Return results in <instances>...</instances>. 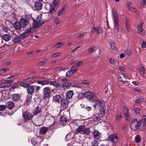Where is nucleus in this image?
I'll list each match as a JSON object with an SVG mask.
<instances>
[{
	"label": "nucleus",
	"mask_w": 146,
	"mask_h": 146,
	"mask_svg": "<svg viewBox=\"0 0 146 146\" xmlns=\"http://www.w3.org/2000/svg\"><path fill=\"white\" fill-rule=\"evenodd\" d=\"M41 110L40 108H39L38 107H37L34 109L33 113L34 114H37L40 112L41 111Z\"/></svg>",
	"instance_id": "nucleus-35"
},
{
	"label": "nucleus",
	"mask_w": 146,
	"mask_h": 146,
	"mask_svg": "<svg viewBox=\"0 0 146 146\" xmlns=\"http://www.w3.org/2000/svg\"><path fill=\"white\" fill-rule=\"evenodd\" d=\"M101 114H95L93 117V121H99L100 119H101Z\"/></svg>",
	"instance_id": "nucleus-25"
},
{
	"label": "nucleus",
	"mask_w": 146,
	"mask_h": 146,
	"mask_svg": "<svg viewBox=\"0 0 146 146\" xmlns=\"http://www.w3.org/2000/svg\"><path fill=\"white\" fill-rule=\"evenodd\" d=\"M144 99L143 98H139L135 100L136 103H139L144 101Z\"/></svg>",
	"instance_id": "nucleus-49"
},
{
	"label": "nucleus",
	"mask_w": 146,
	"mask_h": 146,
	"mask_svg": "<svg viewBox=\"0 0 146 146\" xmlns=\"http://www.w3.org/2000/svg\"><path fill=\"white\" fill-rule=\"evenodd\" d=\"M141 125V130H143L145 128V125H146V115H144L142 117V120H139Z\"/></svg>",
	"instance_id": "nucleus-11"
},
{
	"label": "nucleus",
	"mask_w": 146,
	"mask_h": 146,
	"mask_svg": "<svg viewBox=\"0 0 146 146\" xmlns=\"http://www.w3.org/2000/svg\"><path fill=\"white\" fill-rule=\"evenodd\" d=\"M20 95L18 94H15L12 95V99L14 101H16L19 100L20 99Z\"/></svg>",
	"instance_id": "nucleus-33"
},
{
	"label": "nucleus",
	"mask_w": 146,
	"mask_h": 146,
	"mask_svg": "<svg viewBox=\"0 0 146 146\" xmlns=\"http://www.w3.org/2000/svg\"><path fill=\"white\" fill-rule=\"evenodd\" d=\"M112 14L113 22H118V15L115 9H113Z\"/></svg>",
	"instance_id": "nucleus-16"
},
{
	"label": "nucleus",
	"mask_w": 146,
	"mask_h": 146,
	"mask_svg": "<svg viewBox=\"0 0 146 146\" xmlns=\"http://www.w3.org/2000/svg\"><path fill=\"white\" fill-rule=\"evenodd\" d=\"M3 30L6 33H8L10 29L7 27L3 26Z\"/></svg>",
	"instance_id": "nucleus-58"
},
{
	"label": "nucleus",
	"mask_w": 146,
	"mask_h": 146,
	"mask_svg": "<svg viewBox=\"0 0 146 146\" xmlns=\"http://www.w3.org/2000/svg\"><path fill=\"white\" fill-rule=\"evenodd\" d=\"M31 18L30 15H26L24 17L21 19L19 22L23 27H25L30 23L31 21Z\"/></svg>",
	"instance_id": "nucleus-2"
},
{
	"label": "nucleus",
	"mask_w": 146,
	"mask_h": 146,
	"mask_svg": "<svg viewBox=\"0 0 146 146\" xmlns=\"http://www.w3.org/2000/svg\"><path fill=\"white\" fill-rule=\"evenodd\" d=\"M76 132L84 133L88 135H89L90 132V129L89 128H86L84 125H81L79 126L76 129Z\"/></svg>",
	"instance_id": "nucleus-3"
},
{
	"label": "nucleus",
	"mask_w": 146,
	"mask_h": 146,
	"mask_svg": "<svg viewBox=\"0 0 146 146\" xmlns=\"http://www.w3.org/2000/svg\"><path fill=\"white\" fill-rule=\"evenodd\" d=\"M9 70L8 69H6L4 68H2L0 70V74H3L5 71H8Z\"/></svg>",
	"instance_id": "nucleus-56"
},
{
	"label": "nucleus",
	"mask_w": 146,
	"mask_h": 146,
	"mask_svg": "<svg viewBox=\"0 0 146 146\" xmlns=\"http://www.w3.org/2000/svg\"><path fill=\"white\" fill-rule=\"evenodd\" d=\"M91 101L94 102L96 104H97L98 106H100L102 104V102L98 100H95L94 99H91Z\"/></svg>",
	"instance_id": "nucleus-40"
},
{
	"label": "nucleus",
	"mask_w": 146,
	"mask_h": 146,
	"mask_svg": "<svg viewBox=\"0 0 146 146\" xmlns=\"http://www.w3.org/2000/svg\"><path fill=\"white\" fill-rule=\"evenodd\" d=\"M22 115L24 119L27 120H30L33 116L32 113L27 111L23 112Z\"/></svg>",
	"instance_id": "nucleus-10"
},
{
	"label": "nucleus",
	"mask_w": 146,
	"mask_h": 146,
	"mask_svg": "<svg viewBox=\"0 0 146 146\" xmlns=\"http://www.w3.org/2000/svg\"><path fill=\"white\" fill-rule=\"evenodd\" d=\"M129 9L130 11H133V12H136V9L134 7H129Z\"/></svg>",
	"instance_id": "nucleus-64"
},
{
	"label": "nucleus",
	"mask_w": 146,
	"mask_h": 146,
	"mask_svg": "<svg viewBox=\"0 0 146 146\" xmlns=\"http://www.w3.org/2000/svg\"><path fill=\"white\" fill-rule=\"evenodd\" d=\"M140 122L139 121H138L137 119H134L132 120L130 124L131 128L134 131L136 130L138 127H139L140 129L141 130V125L139 124Z\"/></svg>",
	"instance_id": "nucleus-5"
},
{
	"label": "nucleus",
	"mask_w": 146,
	"mask_h": 146,
	"mask_svg": "<svg viewBox=\"0 0 146 146\" xmlns=\"http://www.w3.org/2000/svg\"><path fill=\"white\" fill-rule=\"evenodd\" d=\"M116 119L119 120L121 119V114H119L115 117Z\"/></svg>",
	"instance_id": "nucleus-62"
},
{
	"label": "nucleus",
	"mask_w": 146,
	"mask_h": 146,
	"mask_svg": "<svg viewBox=\"0 0 146 146\" xmlns=\"http://www.w3.org/2000/svg\"><path fill=\"white\" fill-rule=\"evenodd\" d=\"M60 122L63 123L66 125V124L68 123L69 120L64 116H61L60 117Z\"/></svg>",
	"instance_id": "nucleus-21"
},
{
	"label": "nucleus",
	"mask_w": 146,
	"mask_h": 146,
	"mask_svg": "<svg viewBox=\"0 0 146 146\" xmlns=\"http://www.w3.org/2000/svg\"><path fill=\"white\" fill-rule=\"evenodd\" d=\"M29 84L24 83L23 82H21L20 83V86L24 87L25 88H27L28 87V86L29 85Z\"/></svg>",
	"instance_id": "nucleus-45"
},
{
	"label": "nucleus",
	"mask_w": 146,
	"mask_h": 146,
	"mask_svg": "<svg viewBox=\"0 0 146 146\" xmlns=\"http://www.w3.org/2000/svg\"><path fill=\"white\" fill-rule=\"evenodd\" d=\"M73 138V135H72L71 133L68 134L66 137V139L68 141H70Z\"/></svg>",
	"instance_id": "nucleus-44"
},
{
	"label": "nucleus",
	"mask_w": 146,
	"mask_h": 146,
	"mask_svg": "<svg viewBox=\"0 0 146 146\" xmlns=\"http://www.w3.org/2000/svg\"><path fill=\"white\" fill-rule=\"evenodd\" d=\"M11 38L10 35L8 34H6L3 35L2 36L3 39L5 41H8Z\"/></svg>",
	"instance_id": "nucleus-29"
},
{
	"label": "nucleus",
	"mask_w": 146,
	"mask_h": 146,
	"mask_svg": "<svg viewBox=\"0 0 146 146\" xmlns=\"http://www.w3.org/2000/svg\"><path fill=\"white\" fill-rule=\"evenodd\" d=\"M137 30L139 33L143 36L145 35V31L143 29L142 27L141 26H138Z\"/></svg>",
	"instance_id": "nucleus-24"
},
{
	"label": "nucleus",
	"mask_w": 146,
	"mask_h": 146,
	"mask_svg": "<svg viewBox=\"0 0 146 146\" xmlns=\"http://www.w3.org/2000/svg\"><path fill=\"white\" fill-rule=\"evenodd\" d=\"M93 134L94 138L96 139H100L102 137L101 133L96 130L93 131Z\"/></svg>",
	"instance_id": "nucleus-15"
},
{
	"label": "nucleus",
	"mask_w": 146,
	"mask_h": 146,
	"mask_svg": "<svg viewBox=\"0 0 146 146\" xmlns=\"http://www.w3.org/2000/svg\"><path fill=\"white\" fill-rule=\"evenodd\" d=\"M119 62H117V64H116L114 67V69L116 70L118 69L121 71H124L125 70L124 67L122 66H118V63Z\"/></svg>",
	"instance_id": "nucleus-26"
},
{
	"label": "nucleus",
	"mask_w": 146,
	"mask_h": 146,
	"mask_svg": "<svg viewBox=\"0 0 146 146\" xmlns=\"http://www.w3.org/2000/svg\"><path fill=\"white\" fill-rule=\"evenodd\" d=\"M43 139L37 136H35L32 138L31 142L35 146H39L40 143L43 141Z\"/></svg>",
	"instance_id": "nucleus-4"
},
{
	"label": "nucleus",
	"mask_w": 146,
	"mask_h": 146,
	"mask_svg": "<svg viewBox=\"0 0 146 146\" xmlns=\"http://www.w3.org/2000/svg\"><path fill=\"white\" fill-rule=\"evenodd\" d=\"M59 0H53L52 5L50 4L46 3L45 4L44 8L47 13H52L55 11V7L59 4Z\"/></svg>",
	"instance_id": "nucleus-1"
},
{
	"label": "nucleus",
	"mask_w": 146,
	"mask_h": 146,
	"mask_svg": "<svg viewBox=\"0 0 146 146\" xmlns=\"http://www.w3.org/2000/svg\"><path fill=\"white\" fill-rule=\"evenodd\" d=\"M77 67L76 65H74V66H72L71 69L70 70L74 74L76 73L77 70Z\"/></svg>",
	"instance_id": "nucleus-41"
},
{
	"label": "nucleus",
	"mask_w": 146,
	"mask_h": 146,
	"mask_svg": "<svg viewBox=\"0 0 146 146\" xmlns=\"http://www.w3.org/2000/svg\"><path fill=\"white\" fill-rule=\"evenodd\" d=\"M73 95V92L72 90H69L66 93V98L70 99L72 97Z\"/></svg>",
	"instance_id": "nucleus-34"
},
{
	"label": "nucleus",
	"mask_w": 146,
	"mask_h": 146,
	"mask_svg": "<svg viewBox=\"0 0 146 146\" xmlns=\"http://www.w3.org/2000/svg\"><path fill=\"white\" fill-rule=\"evenodd\" d=\"M53 19L54 23L56 25H58L60 23V20L57 17H54Z\"/></svg>",
	"instance_id": "nucleus-37"
},
{
	"label": "nucleus",
	"mask_w": 146,
	"mask_h": 146,
	"mask_svg": "<svg viewBox=\"0 0 146 146\" xmlns=\"http://www.w3.org/2000/svg\"><path fill=\"white\" fill-rule=\"evenodd\" d=\"M73 73L70 70H68L66 73V76L68 77H70L72 76Z\"/></svg>",
	"instance_id": "nucleus-48"
},
{
	"label": "nucleus",
	"mask_w": 146,
	"mask_h": 146,
	"mask_svg": "<svg viewBox=\"0 0 146 146\" xmlns=\"http://www.w3.org/2000/svg\"><path fill=\"white\" fill-rule=\"evenodd\" d=\"M95 30H96V33L100 34L102 32V29L100 27H95Z\"/></svg>",
	"instance_id": "nucleus-43"
},
{
	"label": "nucleus",
	"mask_w": 146,
	"mask_h": 146,
	"mask_svg": "<svg viewBox=\"0 0 146 146\" xmlns=\"http://www.w3.org/2000/svg\"><path fill=\"white\" fill-rule=\"evenodd\" d=\"M51 92L48 87H45L43 89V98L49 97L50 96Z\"/></svg>",
	"instance_id": "nucleus-8"
},
{
	"label": "nucleus",
	"mask_w": 146,
	"mask_h": 146,
	"mask_svg": "<svg viewBox=\"0 0 146 146\" xmlns=\"http://www.w3.org/2000/svg\"><path fill=\"white\" fill-rule=\"evenodd\" d=\"M82 83L83 84H90V82L86 80H83L82 81Z\"/></svg>",
	"instance_id": "nucleus-59"
},
{
	"label": "nucleus",
	"mask_w": 146,
	"mask_h": 146,
	"mask_svg": "<svg viewBox=\"0 0 146 146\" xmlns=\"http://www.w3.org/2000/svg\"><path fill=\"white\" fill-rule=\"evenodd\" d=\"M117 136L115 134H113L109 136L107 140L113 143L114 142V140H117Z\"/></svg>",
	"instance_id": "nucleus-12"
},
{
	"label": "nucleus",
	"mask_w": 146,
	"mask_h": 146,
	"mask_svg": "<svg viewBox=\"0 0 146 146\" xmlns=\"http://www.w3.org/2000/svg\"><path fill=\"white\" fill-rule=\"evenodd\" d=\"M84 97H85V93L81 92L78 93L77 97L78 98L80 99Z\"/></svg>",
	"instance_id": "nucleus-47"
},
{
	"label": "nucleus",
	"mask_w": 146,
	"mask_h": 146,
	"mask_svg": "<svg viewBox=\"0 0 146 146\" xmlns=\"http://www.w3.org/2000/svg\"><path fill=\"white\" fill-rule=\"evenodd\" d=\"M131 52V51L130 50H128L125 51L124 52L125 55H127L128 56H129Z\"/></svg>",
	"instance_id": "nucleus-52"
},
{
	"label": "nucleus",
	"mask_w": 146,
	"mask_h": 146,
	"mask_svg": "<svg viewBox=\"0 0 146 146\" xmlns=\"http://www.w3.org/2000/svg\"><path fill=\"white\" fill-rule=\"evenodd\" d=\"M27 88V90L28 94H32L33 93L35 90L34 86H30L29 84Z\"/></svg>",
	"instance_id": "nucleus-22"
},
{
	"label": "nucleus",
	"mask_w": 146,
	"mask_h": 146,
	"mask_svg": "<svg viewBox=\"0 0 146 146\" xmlns=\"http://www.w3.org/2000/svg\"><path fill=\"white\" fill-rule=\"evenodd\" d=\"M85 97L88 98L91 101V99H94V96L91 92L88 91L85 92Z\"/></svg>",
	"instance_id": "nucleus-17"
},
{
	"label": "nucleus",
	"mask_w": 146,
	"mask_h": 146,
	"mask_svg": "<svg viewBox=\"0 0 146 146\" xmlns=\"http://www.w3.org/2000/svg\"><path fill=\"white\" fill-rule=\"evenodd\" d=\"M118 22H113L114 23V31L115 33H117L119 31V26L118 25Z\"/></svg>",
	"instance_id": "nucleus-27"
},
{
	"label": "nucleus",
	"mask_w": 146,
	"mask_h": 146,
	"mask_svg": "<svg viewBox=\"0 0 146 146\" xmlns=\"http://www.w3.org/2000/svg\"><path fill=\"white\" fill-rule=\"evenodd\" d=\"M95 51L94 48V47L90 48L88 50V52L90 53L91 52H94Z\"/></svg>",
	"instance_id": "nucleus-60"
},
{
	"label": "nucleus",
	"mask_w": 146,
	"mask_h": 146,
	"mask_svg": "<svg viewBox=\"0 0 146 146\" xmlns=\"http://www.w3.org/2000/svg\"><path fill=\"white\" fill-rule=\"evenodd\" d=\"M98 142L95 140H93L91 142L92 146H98Z\"/></svg>",
	"instance_id": "nucleus-46"
},
{
	"label": "nucleus",
	"mask_w": 146,
	"mask_h": 146,
	"mask_svg": "<svg viewBox=\"0 0 146 146\" xmlns=\"http://www.w3.org/2000/svg\"><path fill=\"white\" fill-rule=\"evenodd\" d=\"M123 108V112L124 118L126 120L128 121H129L131 119V116L129 113L128 108L125 106H124Z\"/></svg>",
	"instance_id": "nucleus-9"
},
{
	"label": "nucleus",
	"mask_w": 146,
	"mask_h": 146,
	"mask_svg": "<svg viewBox=\"0 0 146 146\" xmlns=\"http://www.w3.org/2000/svg\"><path fill=\"white\" fill-rule=\"evenodd\" d=\"M6 106L4 105H0V111H3L6 108Z\"/></svg>",
	"instance_id": "nucleus-57"
},
{
	"label": "nucleus",
	"mask_w": 146,
	"mask_h": 146,
	"mask_svg": "<svg viewBox=\"0 0 146 146\" xmlns=\"http://www.w3.org/2000/svg\"><path fill=\"white\" fill-rule=\"evenodd\" d=\"M61 54L60 52H58L52 54V57H56L59 56Z\"/></svg>",
	"instance_id": "nucleus-53"
},
{
	"label": "nucleus",
	"mask_w": 146,
	"mask_h": 146,
	"mask_svg": "<svg viewBox=\"0 0 146 146\" xmlns=\"http://www.w3.org/2000/svg\"><path fill=\"white\" fill-rule=\"evenodd\" d=\"M11 86V84L9 82L3 83L0 84V88H4L9 87Z\"/></svg>",
	"instance_id": "nucleus-31"
},
{
	"label": "nucleus",
	"mask_w": 146,
	"mask_h": 146,
	"mask_svg": "<svg viewBox=\"0 0 146 146\" xmlns=\"http://www.w3.org/2000/svg\"><path fill=\"white\" fill-rule=\"evenodd\" d=\"M34 79V78L32 77H30L29 78L25 80V81L26 82H28L33 80Z\"/></svg>",
	"instance_id": "nucleus-63"
},
{
	"label": "nucleus",
	"mask_w": 146,
	"mask_h": 146,
	"mask_svg": "<svg viewBox=\"0 0 146 146\" xmlns=\"http://www.w3.org/2000/svg\"><path fill=\"white\" fill-rule=\"evenodd\" d=\"M34 0H24V1H25L27 4H32Z\"/></svg>",
	"instance_id": "nucleus-61"
},
{
	"label": "nucleus",
	"mask_w": 146,
	"mask_h": 146,
	"mask_svg": "<svg viewBox=\"0 0 146 146\" xmlns=\"http://www.w3.org/2000/svg\"><path fill=\"white\" fill-rule=\"evenodd\" d=\"M71 86V84L70 83H65L62 84V87L64 89L68 88Z\"/></svg>",
	"instance_id": "nucleus-38"
},
{
	"label": "nucleus",
	"mask_w": 146,
	"mask_h": 146,
	"mask_svg": "<svg viewBox=\"0 0 146 146\" xmlns=\"http://www.w3.org/2000/svg\"><path fill=\"white\" fill-rule=\"evenodd\" d=\"M133 110L136 114H139L140 112V110L139 108H135Z\"/></svg>",
	"instance_id": "nucleus-54"
},
{
	"label": "nucleus",
	"mask_w": 146,
	"mask_h": 146,
	"mask_svg": "<svg viewBox=\"0 0 146 146\" xmlns=\"http://www.w3.org/2000/svg\"><path fill=\"white\" fill-rule=\"evenodd\" d=\"M110 63L112 65H115V60L112 58H110Z\"/></svg>",
	"instance_id": "nucleus-50"
},
{
	"label": "nucleus",
	"mask_w": 146,
	"mask_h": 146,
	"mask_svg": "<svg viewBox=\"0 0 146 146\" xmlns=\"http://www.w3.org/2000/svg\"><path fill=\"white\" fill-rule=\"evenodd\" d=\"M50 83L51 85L55 86H59L60 84L59 82H58L56 81H50V82L49 83Z\"/></svg>",
	"instance_id": "nucleus-42"
},
{
	"label": "nucleus",
	"mask_w": 146,
	"mask_h": 146,
	"mask_svg": "<svg viewBox=\"0 0 146 146\" xmlns=\"http://www.w3.org/2000/svg\"><path fill=\"white\" fill-rule=\"evenodd\" d=\"M13 26L15 29L17 30H20L22 27L19 21V23L17 22L13 24Z\"/></svg>",
	"instance_id": "nucleus-20"
},
{
	"label": "nucleus",
	"mask_w": 146,
	"mask_h": 146,
	"mask_svg": "<svg viewBox=\"0 0 146 146\" xmlns=\"http://www.w3.org/2000/svg\"><path fill=\"white\" fill-rule=\"evenodd\" d=\"M125 25L126 27V30L128 31H129V25L128 23V21L127 19H126L125 20Z\"/></svg>",
	"instance_id": "nucleus-51"
},
{
	"label": "nucleus",
	"mask_w": 146,
	"mask_h": 146,
	"mask_svg": "<svg viewBox=\"0 0 146 146\" xmlns=\"http://www.w3.org/2000/svg\"><path fill=\"white\" fill-rule=\"evenodd\" d=\"M53 101L57 102L58 103H60L61 102L62 98L60 95H56L53 96Z\"/></svg>",
	"instance_id": "nucleus-18"
},
{
	"label": "nucleus",
	"mask_w": 146,
	"mask_h": 146,
	"mask_svg": "<svg viewBox=\"0 0 146 146\" xmlns=\"http://www.w3.org/2000/svg\"><path fill=\"white\" fill-rule=\"evenodd\" d=\"M42 4L41 2H36L34 5V9L36 10H40L42 8Z\"/></svg>",
	"instance_id": "nucleus-14"
},
{
	"label": "nucleus",
	"mask_w": 146,
	"mask_h": 146,
	"mask_svg": "<svg viewBox=\"0 0 146 146\" xmlns=\"http://www.w3.org/2000/svg\"><path fill=\"white\" fill-rule=\"evenodd\" d=\"M48 128L47 127H43L41 128L40 129V133L43 134L46 133L48 130Z\"/></svg>",
	"instance_id": "nucleus-39"
},
{
	"label": "nucleus",
	"mask_w": 146,
	"mask_h": 146,
	"mask_svg": "<svg viewBox=\"0 0 146 146\" xmlns=\"http://www.w3.org/2000/svg\"><path fill=\"white\" fill-rule=\"evenodd\" d=\"M43 22L41 15H38L36 18V23H34L33 25V28H35L38 26L43 24L44 23Z\"/></svg>",
	"instance_id": "nucleus-6"
},
{
	"label": "nucleus",
	"mask_w": 146,
	"mask_h": 146,
	"mask_svg": "<svg viewBox=\"0 0 146 146\" xmlns=\"http://www.w3.org/2000/svg\"><path fill=\"white\" fill-rule=\"evenodd\" d=\"M118 78L119 80L123 82L127 81L128 79L126 76L122 74H119L118 75Z\"/></svg>",
	"instance_id": "nucleus-13"
},
{
	"label": "nucleus",
	"mask_w": 146,
	"mask_h": 146,
	"mask_svg": "<svg viewBox=\"0 0 146 146\" xmlns=\"http://www.w3.org/2000/svg\"><path fill=\"white\" fill-rule=\"evenodd\" d=\"M6 106L8 109H11L14 107L15 105L13 102H9L7 103Z\"/></svg>",
	"instance_id": "nucleus-28"
},
{
	"label": "nucleus",
	"mask_w": 146,
	"mask_h": 146,
	"mask_svg": "<svg viewBox=\"0 0 146 146\" xmlns=\"http://www.w3.org/2000/svg\"><path fill=\"white\" fill-rule=\"evenodd\" d=\"M64 43L63 42H58L55 44L54 47L55 48H58L62 47L63 46Z\"/></svg>",
	"instance_id": "nucleus-36"
},
{
	"label": "nucleus",
	"mask_w": 146,
	"mask_h": 146,
	"mask_svg": "<svg viewBox=\"0 0 146 146\" xmlns=\"http://www.w3.org/2000/svg\"><path fill=\"white\" fill-rule=\"evenodd\" d=\"M66 12V10L64 7L62 9L59 10L58 12L57 15L60 16L64 14Z\"/></svg>",
	"instance_id": "nucleus-32"
},
{
	"label": "nucleus",
	"mask_w": 146,
	"mask_h": 146,
	"mask_svg": "<svg viewBox=\"0 0 146 146\" xmlns=\"http://www.w3.org/2000/svg\"><path fill=\"white\" fill-rule=\"evenodd\" d=\"M38 84H40L42 85H47L49 84L50 82L48 80H38L36 82Z\"/></svg>",
	"instance_id": "nucleus-23"
},
{
	"label": "nucleus",
	"mask_w": 146,
	"mask_h": 146,
	"mask_svg": "<svg viewBox=\"0 0 146 146\" xmlns=\"http://www.w3.org/2000/svg\"><path fill=\"white\" fill-rule=\"evenodd\" d=\"M135 140L136 142L137 143H139L140 141L139 137L138 135H137L135 136Z\"/></svg>",
	"instance_id": "nucleus-55"
},
{
	"label": "nucleus",
	"mask_w": 146,
	"mask_h": 146,
	"mask_svg": "<svg viewBox=\"0 0 146 146\" xmlns=\"http://www.w3.org/2000/svg\"><path fill=\"white\" fill-rule=\"evenodd\" d=\"M34 29L33 27L30 28L29 29L26 30L25 32L21 34V38L22 39L26 38L33 31Z\"/></svg>",
	"instance_id": "nucleus-7"
},
{
	"label": "nucleus",
	"mask_w": 146,
	"mask_h": 146,
	"mask_svg": "<svg viewBox=\"0 0 146 146\" xmlns=\"http://www.w3.org/2000/svg\"><path fill=\"white\" fill-rule=\"evenodd\" d=\"M62 106L63 107L64 109L68 106L69 103V101L66 98L62 99L61 102Z\"/></svg>",
	"instance_id": "nucleus-19"
},
{
	"label": "nucleus",
	"mask_w": 146,
	"mask_h": 146,
	"mask_svg": "<svg viewBox=\"0 0 146 146\" xmlns=\"http://www.w3.org/2000/svg\"><path fill=\"white\" fill-rule=\"evenodd\" d=\"M21 35L20 36H16L12 39V41L14 43H16L20 42L21 40Z\"/></svg>",
	"instance_id": "nucleus-30"
}]
</instances>
